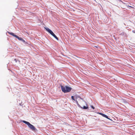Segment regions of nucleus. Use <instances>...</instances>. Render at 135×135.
<instances>
[{
    "mask_svg": "<svg viewBox=\"0 0 135 135\" xmlns=\"http://www.w3.org/2000/svg\"><path fill=\"white\" fill-rule=\"evenodd\" d=\"M91 108L93 109H94V107L93 106H91Z\"/></svg>",
    "mask_w": 135,
    "mask_h": 135,
    "instance_id": "nucleus-10",
    "label": "nucleus"
},
{
    "mask_svg": "<svg viewBox=\"0 0 135 135\" xmlns=\"http://www.w3.org/2000/svg\"><path fill=\"white\" fill-rule=\"evenodd\" d=\"M99 114L101 115V114H103L102 113H100Z\"/></svg>",
    "mask_w": 135,
    "mask_h": 135,
    "instance_id": "nucleus-11",
    "label": "nucleus"
},
{
    "mask_svg": "<svg viewBox=\"0 0 135 135\" xmlns=\"http://www.w3.org/2000/svg\"><path fill=\"white\" fill-rule=\"evenodd\" d=\"M9 34L13 36L16 37L17 38H18L19 40L22 41L23 42L25 43V41L21 37H19L18 36L15 35L14 33L12 32H7Z\"/></svg>",
    "mask_w": 135,
    "mask_h": 135,
    "instance_id": "nucleus-5",
    "label": "nucleus"
},
{
    "mask_svg": "<svg viewBox=\"0 0 135 135\" xmlns=\"http://www.w3.org/2000/svg\"><path fill=\"white\" fill-rule=\"evenodd\" d=\"M61 88L62 91L64 93L69 92L71 91V88L66 86H61Z\"/></svg>",
    "mask_w": 135,
    "mask_h": 135,
    "instance_id": "nucleus-1",
    "label": "nucleus"
},
{
    "mask_svg": "<svg viewBox=\"0 0 135 135\" xmlns=\"http://www.w3.org/2000/svg\"><path fill=\"white\" fill-rule=\"evenodd\" d=\"M101 114V115L103 116V117H105V118L109 119V120H110V119L108 118V117L106 115L104 114Z\"/></svg>",
    "mask_w": 135,
    "mask_h": 135,
    "instance_id": "nucleus-6",
    "label": "nucleus"
},
{
    "mask_svg": "<svg viewBox=\"0 0 135 135\" xmlns=\"http://www.w3.org/2000/svg\"><path fill=\"white\" fill-rule=\"evenodd\" d=\"M129 6V7H131V8H133V7H131V6Z\"/></svg>",
    "mask_w": 135,
    "mask_h": 135,
    "instance_id": "nucleus-12",
    "label": "nucleus"
},
{
    "mask_svg": "<svg viewBox=\"0 0 135 135\" xmlns=\"http://www.w3.org/2000/svg\"><path fill=\"white\" fill-rule=\"evenodd\" d=\"M22 122L27 124L29 128L33 131H35L36 130L35 127L33 125L31 124L29 122L25 120H23Z\"/></svg>",
    "mask_w": 135,
    "mask_h": 135,
    "instance_id": "nucleus-2",
    "label": "nucleus"
},
{
    "mask_svg": "<svg viewBox=\"0 0 135 135\" xmlns=\"http://www.w3.org/2000/svg\"><path fill=\"white\" fill-rule=\"evenodd\" d=\"M9 34L13 36L16 37L17 38H18L19 40L22 41L23 42L25 43V41L21 37H19L18 36L15 35L14 33L12 32H7Z\"/></svg>",
    "mask_w": 135,
    "mask_h": 135,
    "instance_id": "nucleus-4",
    "label": "nucleus"
},
{
    "mask_svg": "<svg viewBox=\"0 0 135 135\" xmlns=\"http://www.w3.org/2000/svg\"><path fill=\"white\" fill-rule=\"evenodd\" d=\"M14 60L16 62H17V60L16 59H15Z\"/></svg>",
    "mask_w": 135,
    "mask_h": 135,
    "instance_id": "nucleus-9",
    "label": "nucleus"
},
{
    "mask_svg": "<svg viewBox=\"0 0 135 135\" xmlns=\"http://www.w3.org/2000/svg\"><path fill=\"white\" fill-rule=\"evenodd\" d=\"M45 28L47 31L50 33L51 35L53 36L57 40H59L58 38L55 35L54 33L50 29L48 28Z\"/></svg>",
    "mask_w": 135,
    "mask_h": 135,
    "instance_id": "nucleus-3",
    "label": "nucleus"
},
{
    "mask_svg": "<svg viewBox=\"0 0 135 135\" xmlns=\"http://www.w3.org/2000/svg\"><path fill=\"white\" fill-rule=\"evenodd\" d=\"M71 99H72L73 100H75V99H74V97L73 96H71Z\"/></svg>",
    "mask_w": 135,
    "mask_h": 135,
    "instance_id": "nucleus-8",
    "label": "nucleus"
},
{
    "mask_svg": "<svg viewBox=\"0 0 135 135\" xmlns=\"http://www.w3.org/2000/svg\"><path fill=\"white\" fill-rule=\"evenodd\" d=\"M88 108V107H86L85 106H84L83 107V109H86Z\"/></svg>",
    "mask_w": 135,
    "mask_h": 135,
    "instance_id": "nucleus-7",
    "label": "nucleus"
}]
</instances>
